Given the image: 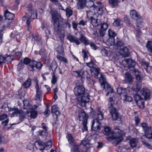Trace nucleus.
Wrapping results in <instances>:
<instances>
[{"mask_svg":"<svg viewBox=\"0 0 152 152\" xmlns=\"http://www.w3.org/2000/svg\"><path fill=\"white\" fill-rule=\"evenodd\" d=\"M50 13L51 15V22L53 25L54 32L58 36L61 42H63L64 36V31L61 28H65L68 26L69 28L70 29L71 27V24L68 20L64 23L63 19L59 20L58 18V12L56 10L51 9Z\"/></svg>","mask_w":152,"mask_h":152,"instance_id":"obj_1","label":"nucleus"},{"mask_svg":"<svg viewBox=\"0 0 152 152\" xmlns=\"http://www.w3.org/2000/svg\"><path fill=\"white\" fill-rule=\"evenodd\" d=\"M27 10L28 12L31 14L30 17L28 18L26 22L27 30H29L31 28V26L30 25L31 19L34 20L37 18V13L36 9L31 4L27 6Z\"/></svg>","mask_w":152,"mask_h":152,"instance_id":"obj_2","label":"nucleus"},{"mask_svg":"<svg viewBox=\"0 0 152 152\" xmlns=\"http://www.w3.org/2000/svg\"><path fill=\"white\" fill-rule=\"evenodd\" d=\"M104 134L106 135L109 136L108 138L111 139L112 140L115 139L117 140L118 142H120L121 139V134L119 133H118V135L116 136V134L115 133H113V132L111 130V128L109 126H106L104 128L103 131Z\"/></svg>","mask_w":152,"mask_h":152,"instance_id":"obj_3","label":"nucleus"},{"mask_svg":"<svg viewBox=\"0 0 152 152\" xmlns=\"http://www.w3.org/2000/svg\"><path fill=\"white\" fill-rule=\"evenodd\" d=\"M89 94L86 92L78 97L77 102L78 104L81 105L82 107H84L86 106V103L89 102Z\"/></svg>","mask_w":152,"mask_h":152,"instance_id":"obj_4","label":"nucleus"},{"mask_svg":"<svg viewBox=\"0 0 152 152\" xmlns=\"http://www.w3.org/2000/svg\"><path fill=\"white\" fill-rule=\"evenodd\" d=\"M12 113V115L13 116L18 117L20 122H18V124L23 121L25 118L26 114L21 110H19L17 108L14 107Z\"/></svg>","mask_w":152,"mask_h":152,"instance_id":"obj_5","label":"nucleus"},{"mask_svg":"<svg viewBox=\"0 0 152 152\" xmlns=\"http://www.w3.org/2000/svg\"><path fill=\"white\" fill-rule=\"evenodd\" d=\"M76 115H78V117L80 121H88V116L87 115L84 110L79 109L76 110Z\"/></svg>","mask_w":152,"mask_h":152,"instance_id":"obj_6","label":"nucleus"},{"mask_svg":"<svg viewBox=\"0 0 152 152\" xmlns=\"http://www.w3.org/2000/svg\"><path fill=\"white\" fill-rule=\"evenodd\" d=\"M74 92L75 95L79 97L85 92H86L85 91L84 87L82 85L76 86L74 89Z\"/></svg>","mask_w":152,"mask_h":152,"instance_id":"obj_7","label":"nucleus"},{"mask_svg":"<svg viewBox=\"0 0 152 152\" xmlns=\"http://www.w3.org/2000/svg\"><path fill=\"white\" fill-rule=\"evenodd\" d=\"M66 38L70 42L74 43L76 45H78L81 44L80 38L74 35L69 34L67 35Z\"/></svg>","mask_w":152,"mask_h":152,"instance_id":"obj_8","label":"nucleus"},{"mask_svg":"<svg viewBox=\"0 0 152 152\" xmlns=\"http://www.w3.org/2000/svg\"><path fill=\"white\" fill-rule=\"evenodd\" d=\"M143 137H145L149 140L152 142V132L151 133L146 134L142 136L141 137V141L142 142V144L145 146L148 147L149 148H151V146L148 143H147L145 140L143 139Z\"/></svg>","mask_w":152,"mask_h":152,"instance_id":"obj_9","label":"nucleus"},{"mask_svg":"<svg viewBox=\"0 0 152 152\" xmlns=\"http://www.w3.org/2000/svg\"><path fill=\"white\" fill-rule=\"evenodd\" d=\"M101 125L100 123L97 119H95L92 121L91 129L95 132L96 133L99 130H100Z\"/></svg>","mask_w":152,"mask_h":152,"instance_id":"obj_10","label":"nucleus"},{"mask_svg":"<svg viewBox=\"0 0 152 152\" xmlns=\"http://www.w3.org/2000/svg\"><path fill=\"white\" fill-rule=\"evenodd\" d=\"M30 66V70L33 71L34 70V67L37 69L40 70L41 69L42 65L40 62H37L33 60H32V62H31Z\"/></svg>","mask_w":152,"mask_h":152,"instance_id":"obj_11","label":"nucleus"},{"mask_svg":"<svg viewBox=\"0 0 152 152\" xmlns=\"http://www.w3.org/2000/svg\"><path fill=\"white\" fill-rule=\"evenodd\" d=\"M140 93L143 99H149L151 95V92L149 89L146 87L143 88L140 91Z\"/></svg>","mask_w":152,"mask_h":152,"instance_id":"obj_12","label":"nucleus"},{"mask_svg":"<svg viewBox=\"0 0 152 152\" xmlns=\"http://www.w3.org/2000/svg\"><path fill=\"white\" fill-rule=\"evenodd\" d=\"M137 21V22L136 24V26L135 28L137 31V33L136 34V36L138 37L142 33L140 29L142 27L143 23L142 18Z\"/></svg>","mask_w":152,"mask_h":152,"instance_id":"obj_13","label":"nucleus"},{"mask_svg":"<svg viewBox=\"0 0 152 152\" xmlns=\"http://www.w3.org/2000/svg\"><path fill=\"white\" fill-rule=\"evenodd\" d=\"M130 15L131 18L133 20L137 21L142 18L138 12L135 10H131L130 12Z\"/></svg>","mask_w":152,"mask_h":152,"instance_id":"obj_14","label":"nucleus"},{"mask_svg":"<svg viewBox=\"0 0 152 152\" xmlns=\"http://www.w3.org/2000/svg\"><path fill=\"white\" fill-rule=\"evenodd\" d=\"M124 62L126 63V66L129 69L134 68L135 65V62L130 59H125L122 61V63Z\"/></svg>","mask_w":152,"mask_h":152,"instance_id":"obj_15","label":"nucleus"},{"mask_svg":"<svg viewBox=\"0 0 152 152\" xmlns=\"http://www.w3.org/2000/svg\"><path fill=\"white\" fill-rule=\"evenodd\" d=\"M86 0H78L76 4V7L78 10H82L86 7Z\"/></svg>","mask_w":152,"mask_h":152,"instance_id":"obj_16","label":"nucleus"},{"mask_svg":"<svg viewBox=\"0 0 152 152\" xmlns=\"http://www.w3.org/2000/svg\"><path fill=\"white\" fill-rule=\"evenodd\" d=\"M4 14L5 18L9 20H12L15 16L13 14L11 13L7 9L4 11Z\"/></svg>","mask_w":152,"mask_h":152,"instance_id":"obj_17","label":"nucleus"},{"mask_svg":"<svg viewBox=\"0 0 152 152\" xmlns=\"http://www.w3.org/2000/svg\"><path fill=\"white\" fill-rule=\"evenodd\" d=\"M91 20V23L94 26L97 27L98 26L99 23H100V20L97 19L93 17H90Z\"/></svg>","mask_w":152,"mask_h":152,"instance_id":"obj_18","label":"nucleus"},{"mask_svg":"<svg viewBox=\"0 0 152 152\" xmlns=\"http://www.w3.org/2000/svg\"><path fill=\"white\" fill-rule=\"evenodd\" d=\"M86 7L87 8H92L93 10H94L97 7L94 4L93 1L91 0L87 1L86 0Z\"/></svg>","mask_w":152,"mask_h":152,"instance_id":"obj_19","label":"nucleus"},{"mask_svg":"<svg viewBox=\"0 0 152 152\" xmlns=\"http://www.w3.org/2000/svg\"><path fill=\"white\" fill-rule=\"evenodd\" d=\"M80 40L82 43L86 46L89 44V41L88 39L85 37L83 34H81L80 38Z\"/></svg>","mask_w":152,"mask_h":152,"instance_id":"obj_20","label":"nucleus"},{"mask_svg":"<svg viewBox=\"0 0 152 152\" xmlns=\"http://www.w3.org/2000/svg\"><path fill=\"white\" fill-rule=\"evenodd\" d=\"M58 109L57 105H53L51 107V112L56 116V118L60 114V113L58 110Z\"/></svg>","mask_w":152,"mask_h":152,"instance_id":"obj_21","label":"nucleus"},{"mask_svg":"<svg viewBox=\"0 0 152 152\" xmlns=\"http://www.w3.org/2000/svg\"><path fill=\"white\" fill-rule=\"evenodd\" d=\"M115 45L118 48H120L124 45V43L121 39L118 37H116Z\"/></svg>","mask_w":152,"mask_h":152,"instance_id":"obj_22","label":"nucleus"},{"mask_svg":"<svg viewBox=\"0 0 152 152\" xmlns=\"http://www.w3.org/2000/svg\"><path fill=\"white\" fill-rule=\"evenodd\" d=\"M24 107L23 108L26 110H31L32 105L29 103L28 100H25L23 101Z\"/></svg>","mask_w":152,"mask_h":152,"instance_id":"obj_23","label":"nucleus"},{"mask_svg":"<svg viewBox=\"0 0 152 152\" xmlns=\"http://www.w3.org/2000/svg\"><path fill=\"white\" fill-rule=\"evenodd\" d=\"M121 54L123 56L126 57L128 55L129 50L126 47H124L120 50Z\"/></svg>","mask_w":152,"mask_h":152,"instance_id":"obj_24","label":"nucleus"},{"mask_svg":"<svg viewBox=\"0 0 152 152\" xmlns=\"http://www.w3.org/2000/svg\"><path fill=\"white\" fill-rule=\"evenodd\" d=\"M134 99L136 103L140 102L142 104H144V100L142 96H140L138 94H136L134 96Z\"/></svg>","mask_w":152,"mask_h":152,"instance_id":"obj_25","label":"nucleus"},{"mask_svg":"<svg viewBox=\"0 0 152 152\" xmlns=\"http://www.w3.org/2000/svg\"><path fill=\"white\" fill-rule=\"evenodd\" d=\"M108 108L109 112L111 115L117 112V110L116 108L114 107L111 103L110 104Z\"/></svg>","mask_w":152,"mask_h":152,"instance_id":"obj_26","label":"nucleus"},{"mask_svg":"<svg viewBox=\"0 0 152 152\" xmlns=\"http://www.w3.org/2000/svg\"><path fill=\"white\" fill-rule=\"evenodd\" d=\"M138 142V140L136 138H132L130 140L129 143L132 148H134L137 146Z\"/></svg>","mask_w":152,"mask_h":152,"instance_id":"obj_27","label":"nucleus"},{"mask_svg":"<svg viewBox=\"0 0 152 152\" xmlns=\"http://www.w3.org/2000/svg\"><path fill=\"white\" fill-rule=\"evenodd\" d=\"M99 81L100 82L101 85L103 88H105V84H107L106 80L104 76L101 74L100 77L99 78Z\"/></svg>","mask_w":152,"mask_h":152,"instance_id":"obj_28","label":"nucleus"},{"mask_svg":"<svg viewBox=\"0 0 152 152\" xmlns=\"http://www.w3.org/2000/svg\"><path fill=\"white\" fill-rule=\"evenodd\" d=\"M119 2L118 0H109V4L113 8L117 7Z\"/></svg>","mask_w":152,"mask_h":152,"instance_id":"obj_29","label":"nucleus"},{"mask_svg":"<svg viewBox=\"0 0 152 152\" xmlns=\"http://www.w3.org/2000/svg\"><path fill=\"white\" fill-rule=\"evenodd\" d=\"M97 115L96 118L98 121L102 120L103 119V114L101 111L100 109L99 108H97Z\"/></svg>","mask_w":152,"mask_h":152,"instance_id":"obj_30","label":"nucleus"},{"mask_svg":"<svg viewBox=\"0 0 152 152\" xmlns=\"http://www.w3.org/2000/svg\"><path fill=\"white\" fill-rule=\"evenodd\" d=\"M1 108L4 110L6 112L13 111L14 108H12L8 107V104L7 103H4L1 106Z\"/></svg>","mask_w":152,"mask_h":152,"instance_id":"obj_31","label":"nucleus"},{"mask_svg":"<svg viewBox=\"0 0 152 152\" xmlns=\"http://www.w3.org/2000/svg\"><path fill=\"white\" fill-rule=\"evenodd\" d=\"M111 115L113 119L115 121H120L121 120V116L118 112Z\"/></svg>","mask_w":152,"mask_h":152,"instance_id":"obj_32","label":"nucleus"},{"mask_svg":"<svg viewBox=\"0 0 152 152\" xmlns=\"http://www.w3.org/2000/svg\"><path fill=\"white\" fill-rule=\"evenodd\" d=\"M132 75L129 73H126L125 75V81L126 83H130L132 82Z\"/></svg>","mask_w":152,"mask_h":152,"instance_id":"obj_33","label":"nucleus"},{"mask_svg":"<svg viewBox=\"0 0 152 152\" xmlns=\"http://www.w3.org/2000/svg\"><path fill=\"white\" fill-rule=\"evenodd\" d=\"M32 62V60H31V59L28 57H25L23 61V63L26 65L29 64L28 66V69L29 70H30V64H31V63Z\"/></svg>","mask_w":152,"mask_h":152,"instance_id":"obj_34","label":"nucleus"},{"mask_svg":"<svg viewBox=\"0 0 152 152\" xmlns=\"http://www.w3.org/2000/svg\"><path fill=\"white\" fill-rule=\"evenodd\" d=\"M115 38L113 37H109L107 41V44L109 45H114L115 44Z\"/></svg>","mask_w":152,"mask_h":152,"instance_id":"obj_35","label":"nucleus"},{"mask_svg":"<svg viewBox=\"0 0 152 152\" xmlns=\"http://www.w3.org/2000/svg\"><path fill=\"white\" fill-rule=\"evenodd\" d=\"M66 138L69 144L70 145H72L75 141V140L71 134H68L66 136Z\"/></svg>","mask_w":152,"mask_h":152,"instance_id":"obj_36","label":"nucleus"},{"mask_svg":"<svg viewBox=\"0 0 152 152\" xmlns=\"http://www.w3.org/2000/svg\"><path fill=\"white\" fill-rule=\"evenodd\" d=\"M91 71L92 72H94L95 74V78H97L98 77V75L99 74V70L98 68L93 67L91 68Z\"/></svg>","mask_w":152,"mask_h":152,"instance_id":"obj_37","label":"nucleus"},{"mask_svg":"<svg viewBox=\"0 0 152 152\" xmlns=\"http://www.w3.org/2000/svg\"><path fill=\"white\" fill-rule=\"evenodd\" d=\"M36 89V96L42 97V91L39 86L35 88Z\"/></svg>","mask_w":152,"mask_h":152,"instance_id":"obj_38","label":"nucleus"},{"mask_svg":"<svg viewBox=\"0 0 152 152\" xmlns=\"http://www.w3.org/2000/svg\"><path fill=\"white\" fill-rule=\"evenodd\" d=\"M84 72L82 70L73 71V75L76 77H81L83 74Z\"/></svg>","mask_w":152,"mask_h":152,"instance_id":"obj_39","label":"nucleus"},{"mask_svg":"<svg viewBox=\"0 0 152 152\" xmlns=\"http://www.w3.org/2000/svg\"><path fill=\"white\" fill-rule=\"evenodd\" d=\"M31 80L30 78H28L23 83V86L25 88H27L29 87L31 84Z\"/></svg>","mask_w":152,"mask_h":152,"instance_id":"obj_40","label":"nucleus"},{"mask_svg":"<svg viewBox=\"0 0 152 152\" xmlns=\"http://www.w3.org/2000/svg\"><path fill=\"white\" fill-rule=\"evenodd\" d=\"M141 126L145 132H148L151 129V127L149 126L146 123H142Z\"/></svg>","mask_w":152,"mask_h":152,"instance_id":"obj_41","label":"nucleus"},{"mask_svg":"<svg viewBox=\"0 0 152 152\" xmlns=\"http://www.w3.org/2000/svg\"><path fill=\"white\" fill-rule=\"evenodd\" d=\"M133 72L134 73L136 78L137 80H140L141 79V73L138 70L135 69H133Z\"/></svg>","mask_w":152,"mask_h":152,"instance_id":"obj_42","label":"nucleus"},{"mask_svg":"<svg viewBox=\"0 0 152 152\" xmlns=\"http://www.w3.org/2000/svg\"><path fill=\"white\" fill-rule=\"evenodd\" d=\"M57 51L62 55L63 56L64 55V49L62 46L60 45L58 46L57 49Z\"/></svg>","mask_w":152,"mask_h":152,"instance_id":"obj_43","label":"nucleus"},{"mask_svg":"<svg viewBox=\"0 0 152 152\" xmlns=\"http://www.w3.org/2000/svg\"><path fill=\"white\" fill-rule=\"evenodd\" d=\"M39 54L42 57L45 58L47 57L46 52L45 50L42 48L39 51Z\"/></svg>","mask_w":152,"mask_h":152,"instance_id":"obj_44","label":"nucleus"},{"mask_svg":"<svg viewBox=\"0 0 152 152\" xmlns=\"http://www.w3.org/2000/svg\"><path fill=\"white\" fill-rule=\"evenodd\" d=\"M82 52L83 55L84 61L85 62H88L87 60L88 59V53L84 50H82Z\"/></svg>","mask_w":152,"mask_h":152,"instance_id":"obj_45","label":"nucleus"},{"mask_svg":"<svg viewBox=\"0 0 152 152\" xmlns=\"http://www.w3.org/2000/svg\"><path fill=\"white\" fill-rule=\"evenodd\" d=\"M32 40L34 41V42L36 41L38 44L40 43L41 40V38L38 35H32Z\"/></svg>","mask_w":152,"mask_h":152,"instance_id":"obj_46","label":"nucleus"},{"mask_svg":"<svg viewBox=\"0 0 152 152\" xmlns=\"http://www.w3.org/2000/svg\"><path fill=\"white\" fill-rule=\"evenodd\" d=\"M108 34L109 37H113L115 38L117 34L115 33L113 30L109 29L108 31Z\"/></svg>","mask_w":152,"mask_h":152,"instance_id":"obj_47","label":"nucleus"},{"mask_svg":"<svg viewBox=\"0 0 152 152\" xmlns=\"http://www.w3.org/2000/svg\"><path fill=\"white\" fill-rule=\"evenodd\" d=\"M39 145V149L40 150L43 151L45 149V145L44 142L39 141L38 142Z\"/></svg>","mask_w":152,"mask_h":152,"instance_id":"obj_48","label":"nucleus"},{"mask_svg":"<svg viewBox=\"0 0 152 152\" xmlns=\"http://www.w3.org/2000/svg\"><path fill=\"white\" fill-rule=\"evenodd\" d=\"M146 47L149 52H152V41H148L146 44Z\"/></svg>","mask_w":152,"mask_h":152,"instance_id":"obj_49","label":"nucleus"},{"mask_svg":"<svg viewBox=\"0 0 152 152\" xmlns=\"http://www.w3.org/2000/svg\"><path fill=\"white\" fill-rule=\"evenodd\" d=\"M65 10L66 15L67 17H69L72 15L73 11L71 9L67 8Z\"/></svg>","mask_w":152,"mask_h":152,"instance_id":"obj_50","label":"nucleus"},{"mask_svg":"<svg viewBox=\"0 0 152 152\" xmlns=\"http://www.w3.org/2000/svg\"><path fill=\"white\" fill-rule=\"evenodd\" d=\"M100 25L101 26L100 29L107 30L108 28V25L107 23H100Z\"/></svg>","mask_w":152,"mask_h":152,"instance_id":"obj_51","label":"nucleus"},{"mask_svg":"<svg viewBox=\"0 0 152 152\" xmlns=\"http://www.w3.org/2000/svg\"><path fill=\"white\" fill-rule=\"evenodd\" d=\"M57 59L62 61H63L65 63H67L68 61L66 59L63 57L59 55H57L56 56Z\"/></svg>","mask_w":152,"mask_h":152,"instance_id":"obj_52","label":"nucleus"},{"mask_svg":"<svg viewBox=\"0 0 152 152\" xmlns=\"http://www.w3.org/2000/svg\"><path fill=\"white\" fill-rule=\"evenodd\" d=\"M37 113L36 111H32L30 112V117L31 118H35L37 117Z\"/></svg>","mask_w":152,"mask_h":152,"instance_id":"obj_53","label":"nucleus"},{"mask_svg":"<svg viewBox=\"0 0 152 152\" xmlns=\"http://www.w3.org/2000/svg\"><path fill=\"white\" fill-rule=\"evenodd\" d=\"M57 67V64L55 62H52L50 65V68L53 72L55 71Z\"/></svg>","mask_w":152,"mask_h":152,"instance_id":"obj_54","label":"nucleus"},{"mask_svg":"<svg viewBox=\"0 0 152 152\" xmlns=\"http://www.w3.org/2000/svg\"><path fill=\"white\" fill-rule=\"evenodd\" d=\"M122 98L126 101H127L128 102H131L132 101V98L129 96H128L127 95V94L126 95H125Z\"/></svg>","mask_w":152,"mask_h":152,"instance_id":"obj_55","label":"nucleus"},{"mask_svg":"<svg viewBox=\"0 0 152 152\" xmlns=\"http://www.w3.org/2000/svg\"><path fill=\"white\" fill-rule=\"evenodd\" d=\"M88 121H84L83 122V128L82 129V132H84L85 131H87L88 129L87 126Z\"/></svg>","mask_w":152,"mask_h":152,"instance_id":"obj_56","label":"nucleus"},{"mask_svg":"<svg viewBox=\"0 0 152 152\" xmlns=\"http://www.w3.org/2000/svg\"><path fill=\"white\" fill-rule=\"evenodd\" d=\"M121 21L120 20H117L115 21L113 23V25L114 26L117 27L121 25Z\"/></svg>","mask_w":152,"mask_h":152,"instance_id":"obj_57","label":"nucleus"},{"mask_svg":"<svg viewBox=\"0 0 152 152\" xmlns=\"http://www.w3.org/2000/svg\"><path fill=\"white\" fill-rule=\"evenodd\" d=\"M5 27L4 25H0V38H2L3 35V31Z\"/></svg>","mask_w":152,"mask_h":152,"instance_id":"obj_58","label":"nucleus"},{"mask_svg":"<svg viewBox=\"0 0 152 152\" xmlns=\"http://www.w3.org/2000/svg\"><path fill=\"white\" fill-rule=\"evenodd\" d=\"M142 64L144 67V68L147 71V69L148 68H150L149 66V64L148 62L146 61H143L142 62Z\"/></svg>","mask_w":152,"mask_h":152,"instance_id":"obj_59","label":"nucleus"},{"mask_svg":"<svg viewBox=\"0 0 152 152\" xmlns=\"http://www.w3.org/2000/svg\"><path fill=\"white\" fill-rule=\"evenodd\" d=\"M106 86V88L105 89L106 91L109 92H112L113 89L111 87V86L108 84H105Z\"/></svg>","mask_w":152,"mask_h":152,"instance_id":"obj_60","label":"nucleus"},{"mask_svg":"<svg viewBox=\"0 0 152 152\" xmlns=\"http://www.w3.org/2000/svg\"><path fill=\"white\" fill-rule=\"evenodd\" d=\"M97 9H98L97 12L99 14H101L103 12V8L104 7V6L103 5H102L100 6H97Z\"/></svg>","mask_w":152,"mask_h":152,"instance_id":"obj_61","label":"nucleus"},{"mask_svg":"<svg viewBox=\"0 0 152 152\" xmlns=\"http://www.w3.org/2000/svg\"><path fill=\"white\" fill-rule=\"evenodd\" d=\"M6 57L5 56L0 55V64H1L2 63H4L6 59Z\"/></svg>","mask_w":152,"mask_h":152,"instance_id":"obj_62","label":"nucleus"},{"mask_svg":"<svg viewBox=\"0 0 152 152\" xmlns=\"http://www.w3.org/2000/svg\"><path fill=\"white\" fill-rule=\"evenodd\" d=\"M86 65L88 66H89L90 67H91V68L93 66L94 63L90 59V61L88 62H86Z\"/></svg>","mask_w":152,"mask_h":152,"instance_id":"obj_63","label":"nucleus"},{"mask_svg":"<svg viewBox=\"0 0 152 152\" xmlns=\"http://www.w3.org/2000/svg\"><path fill=\"white\" fill-rule=\"evenodd\" d=\"M126 94H127V93L126 89L125 88H123L121 93L120 95L121 97L122 98L124 96L126 95Z\"/></svg>","mask_w":152,"mask_h":152,"instance_id":"obj_64","label":"nucleus"}]
</instances>
